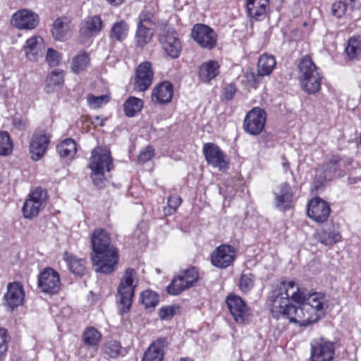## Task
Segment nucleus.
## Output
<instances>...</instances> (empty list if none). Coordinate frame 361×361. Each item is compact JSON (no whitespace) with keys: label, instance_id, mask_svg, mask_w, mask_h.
Wrapping results in <instances>:
<instances>
[{"label":"nucleus","instance_id":"obj_5","mask_svg":"<svg viewBox=\"0 0 361 361\" xmlns=\"http://www.w3.org/2000/svg\"><path fill=\"white\" fill-rule=\"evenodd\" d=\"M138 282L136 271L130 267L127 268L117 288V297L121 306V314L126 313L130 309L135 295V289Z\"/></svg>","mask_w":361,"mask_h":361},{"label":"nucleus","instance_id":"obj_24","mask_svg":"<svg viewBox=\"0 0 361 361\" xmlns=\"http://www.w3.org/2000/svg\"><path fill=\"white\" fill-rule=\"evenodd\" d=\"M160 42L168 55L172 58H177L179 56L182 47L178 35L174 30H168L161 37Z\"/></svg>","mask_w":361,"mask_h":361},{"label":"nucleus","instance_id":"obj_2","mask_svg":"<svg viewBox=\"0 0 361 361\" xmlns=\"http://www.w3.org/2000/svg\"><path fill=\"white\" fill-rule=\"evenodd\" d=\"M91 244L93 250L91 259L95 271L104 274L113 273L118 262V253L111 244L109 233L104 229L94 230Z\"/></svg>","mask_w":361,"mask_h":361},{"label":"nucleus","instance_id":"obj_44","mask_svg":"<svg viewBox=\"0 0 361 361\" xmlns=\"http://www.w3.org/2000/svg\"><path fill=\"white\" fill-rule=\"evenodd\" d=\"M121 346L116 341H109L106 343L104 348V353L111 358H116L121 353Z\"/></svg>","mask_w":361,"mask_h":361},{"label":"nucleus","instance_id":"obj_49","mask_svg":"<svg viewBox=\"0 0 361 361\" xmlns=\"http://www.w3.org/2000/svg\"><path fill=\"white\" fill-rule=\"evenodd\" d=\"M61 54L56 50L49 48L46 54V61L51 67L57 66L61 61Z\"/></svg>","mask_w":361,"mask_h":361},{"label":"nucleus","instance_id":"obj_45","mask_svg":"<svg viewBox=\"0 0 361 361\" xmlns=\"http://www.w3.org/2000/svg\"><path fill=\"white\" fill-rule=\"evenodd\" d=\"M179 310L180 307L178 305L165 306L159 310V316L163 320H170Z\"/></svg>","mask_w":361,"mask_h":361},{"label":"nucleus","instance_id":"obj_59","mask_svg":"<svg viewBox=\"0 0 361 361\" xmlns=\"http://www.w3.org/2000/svg\"><path fill=\"white\" fill-rule=\"evenodd\" d=\"M259 8V6L257 4H255V9L257 10Z\"/></svg>","mask_w":361,"mask_h":361},{"label":"nucleus","instance_id":"obj_46","mask_svg":"<svg viewBox=\"0 0 361 361\" xmlns=\"http://www.w3.org/2000/svg\"><path fill=\"white\" fill-rule=\"evenodd\" d=\"M155 17L152 12L143 11L138 16L137 25L152 27L155 24Z\"/></svg>","mask_w":361,"mask_h":361},{"label":"nucleus","instance_id":"obj_57","mask_svg":"<svg viewBox=\"0 0 361 361\" xmlns=\"http://www.w3.org/2000/svg\"><path fill=\"white\" fill-rule=\"evenodd\" d=\"M180 361H193L192 359L190 358H188V357H182Z\"/></svg>","mask_w":361,"mask_h":361},{"label":"nucleus","instance_id":"obj_51","mask_svg":"<svg viewBox=\"0 0 361 361\" xmlns=\"http://www.w3.org/2000/svg\"><path fill=\"white\" fill-rule=\"evenodd\" d=\"M332 13L337 18H341L347 10V4L345 1H338L332 5Z\"/></svg>","mask_w":361,"mask_h":361},{"label":"nucleus","instance_id":"obj_18","mask_svg":"<svg viewBox=\"0 0 361 361\" xmlns=\"http://www.w3.org/2000/svg\"><path fill=\"white\" fill-rule=\"evenodd\" d=\"M25 293L23 285L19 282L8 283L7 292L4 296V305L9 311L14 310L24 301Z\"/></svg>","mask_w":361,"mask_h":361},{"label":"nucleus","instance_id":"obj_11","mask_svg":"<svg viewBox=\"0 0 361 361\" xmlns=\"http://www.w3.org/2000/svg\"><path fill=\"white\" fill-rule=\"evenodd\" d=\"M266 112L258 107L253 108L246 115L244 119L243 128L250 135L259 134L264 128Z\"/></svg>","mask_w":361,"mask_h":361},{"label":"nucleus","instance_id":"obj_16","mask_svg":"<svg viewBox=\"0 0 361 361\" xmlns=\"http://www.w3.org/2000/svg\"><path fill=\"white\" fill-rule=\"evenodd\" d=\"M50 142V135L43 130H37L30 142V154L34 161L41 159Z\"/></svg>","mask_w":361,"mask_h":361},{"label":"nucleus","instance_id":"obj_6","mask_svg":"<svg viewBox=\"0 0 361 361\" xmlns=\"http://www.w3.org/2000/svg\"><path fill=\"white\" fill-rule=\"evenodd\" d=\"M350 162L348 158L333 156L322 167L317 169L316 178L320 183H322L324 181H330L336 177H342L345 175Z\"/></svg>","mask_w":361,"mask_h":361},{"label":"nucleus","instance_id":"obj_1","mask_svg":"<svg viewBox=\"0 0 361 361\" xmlns=\"http://www.w3.org/2000/svg\"><path fill=\"white\" fill-rule=\"evenodd\" d=\"M270 312L277 319L306 326L324 315L325 295L306 294L293 281H281L273 286L268 298Z\"/></svg>","mask_w":361,"mask_h":361},{"label":"nucleus","instance_id":"obj_27","mask_svg":"<svg viewBox=\"0 0 361 361\" xmlns=\"http://www.w3.org/2000/svg\"><path fill=\"white\" fill-rule=\"evenodd\" d=\"M166 339L160 338L153 342L145 351L142 361H162Z\"/></svg>","mask_w":361,"mask_h":361},{"label":"nucleus","instance_id":"obj_30","mask_svg":"<svg viewBox=\"0 0 361 361\" xmlns=\"http://www.w3.org/2000/svg\"><path fill=\"white\" fill-rule=\"evenodd\" d=\"M219 73V65L216 61H209L202 64L199 76L202 81L208 82L215 78Z\"/></svg>","mask_w":361,"mask_h":361},{"label":"nucleus","instance_id":"obj_3","mask_svg":"<svg viewBox=\"0 0 361 361\" xmlns=\"http://www.w3.org/2000/svg\"><path fill=\"white\" fill-rule=\"evenodd\" d=\"M298 68L302 89L310 94L317 93L321 88L323 78L319 68L309 56H305L301 59Z\"/></svg>","mask_w":361,"mask_h":361},{"label":"nucleus","instance_id":"obj_34","mask_svg":"<svg viewBox=\"0 0 361 361\" xmlns=\"http://www.w3.org/2000/svg\"><path fill=\"white\" fill-rule=\"evenodd\" d=\"M275 58L269 54L262 55L257 63V73L262 76L269 75L273 71L276 66Z\"/></svg>","mask_w":361,"mask_h":361},{"label":"nucleus","instance_id":"obj_4","mask_svg":"<svg viewBox=\"0 0 361 361\" xmlns=\"http://www.w3.org/2000/svg\"><path fill=\"white\" fill-rule=\"evenodd\" d=\"M113 167L110 151L104 147H97L92 151L89 168L92 171L91 178L98 188L104 185L105 171H110Z\"/></svg>","mask_w":361,"mask_h":361},{"label":"nucleus","instance_id":"obj_15","mask_svg":"<svg viewBox=\"0 0 361 361\" xmlns=\"http://www.w3.org/2000/svg\"><path fill=\"white\" fill-rule=\"evenodd\" d=\"M191 35L194 40L202 48L212 49L216 44V35L209 26L204 24L195 25Z\"/></svg>","mask_w":361,"mask_h":361},{"label":"nucleus","instance_id":"obj_53","mask_svg":"<svg viewBox=\"0 0 361 361\" xmlns=\"http://www.w3.org/2000/svg\"><path fill=\"white\" fill-rule=\"evenodd\" d=\"M236 92V88L234 85L228 84L224 88L223 95L226 100H231Z\"/></svg>","mask_w":361,"mask_h":361},{"label":"nucleus","instance_id":"obj_12","mask_svg":"<svg viewBox=\"0 0 361 361\" xmlns=\"http://www.w3.org/2000/svg\"><path fill=\"white\" fill-rule=\"evenodd\" d=\"M335 353V344L332 341L320 338L311 343L312 361H332Z\"/></svg>","mask_w":361,"mask_h":361},{"label":"nucleus","instance_id":"obj_33","mask_svg":"<svg viewBox=\"0 0 361 361\" xmlns=\"http://www.w3.org/2000/svg\"><path fill=\"white\" fill-rule=\"evenodd\" d=\"M90 62L89 54L85 51H81L73 59L71 69L73 73L78 74L87 68Z\"/></svg>","mask_w":361,"mask_h":361},{"label":"nucleus","instance_id":"obj_19","mask_svg":"<svg viewBox=\"0 0 361 361\" xmlns=\"http://www.w3.org/2000/svg\"><path fill=\"white\" fill-rule=\"evenodd\" d=\"M103 22L99 16H88L82 22L80 27V37L82 43L97 35L103 29Z\"/></svg>","mask_w":361,"mask_h":361},{"label":"nucleus","instance_id":"obj_8","mask_svg":"<svg viewBox=\"0 0 361 361\" xmlns=\"http://www.w3.org/2000/svg\"><path fill=\"white\" fill-rule=\"evenodd\" d=\"M226 302L231 315L237 323L246 324L250 322L251 310L240 296L230 294L227 296Z\"/></svg>","mask_w":361,"mask_h":361},{"label":"nucleus","instance_id":"obj_39","mask_svg":"<svg viewBox=\"0 0 361 361\" xmlns=\"http://www.w3.org/2000/svg\"><path fill=\"white\" fill-rule=\"evenodd\" d=\"M153 31L152 27L137 25L135 33V42L138 47H143L152 39Z\"/></svg>","mask_w":361,"mask_h":361},{"label":"nucleus","instance_id":"obj_58","mask_svg":"<svg viewBox=\"0 0 361 361\" xmlns=\"http://www.w3.org/2000/svg\"><path fill=\"white\" fill-rule=\"evenodd\" d=\"M283 167H284V168H286V167H287V166H288V163H286V162H283Z\"/></svg>","mask_w":361,"mask_h":361},{"label":"nucleus","instance_id":"obj_29","mask_svg":"<svg viewBox=\"0 0 361 361\" xmlns=\"http://www.w3.org/2000/svg\"><path fill=\"white\" fill-rule=\"evenodd\" d=\"M69 20L66 18H57L52 25L51 33L58 41H64L70 32Z\"/></svg>","mask_w":361,"mask_h":361},{"label":"nucleus","instance_id":"obj_21","mask_svg":"<svg viewBox=\"0 0 361 361\" xmlns=\"http://www.w3.org/2000/svg\"><path fill=\"white\" fill-rule=\"evenodd\" d=\"M38 16L31 11L23 9L12 17L13 25L20 30H32L38 24Z\"/></svg>","mask_w":361,"mask_h":361},{"label":"nucleus","instance_id":"obj_43","mask_svg":"<svg viewBox=\"0 0 361 361\" xmlns=\"http://www.w3.org/2000/svg\"><path fill=\"white\" fill-rule=\"evenodd\" d=\"M109 99V96L106 94L100 96L89 94L87 97V102L91 109H97L107 104Z\"/></svg>","mask_w":361,"mask_h":361},{"label":"nucleus","instance_id":"obj_36","mask_svg":"<svg viewBox=\"0 0 361 361\" xmlns=\"http://www.w3.org/2000/svg\"><path fill=\"white\" fill-rule=\"evenodd\" d=\"M345 52L350 60H361V40L359 37H352L348 39Z\"/></svg>","mask_w":361,"mask_h":361},{"label":"nucleus","instance_id":"obj_25","mask_svg":"<svg viewBox=\"0 0 361 361\" xmlns=\"http://www.w3.org/2000/svg\"><path fill=\"white\" fill-rule=\"evenodd\" d=\"M26 57L32 61H37L43 54V39L40 37L34 36L27 39L23 47Z\"/></svg>","mask_w":361,"mask_h":361},{"label":"nucleus","instance_id":"obj_54","mask_svg":"<svg viewBox=\"0 0 361 361\" xmlns=\"http://www.w3.org/2000/svg\"><path fill=\"white\" fill-rule=\"evenodd\" d=\"M91 123L94 126H104V120H103L100 116H93L90 118Z\"/></svg>","mask_w":361,"mask_h":361},{"label":"nucleus","instance_id":"obj_10","mask_svg":"<svg viewBox=\"0 0 361 361\" xmlns=\"http://www.w3.org/2000/svg\"><path fill=\"white\" fill-rule=\"evenodd\" d=\"M61 285L59 274L52 268H45L38 276V287L43 293L56 294L59 291Z\"/></svg>","mask_w":361,"mask_h":361},{"label":"nucleus","instance_id":"obj_20","mask_svg":"<svg viewBox=\"0 0 361 361\" xmlns=\"http://www.w3.org/2000/svg\"><path fill=\"white\" fill-rule=\"evenodd\" d=\"M329 204L319 197L311 200L307 207V215L313 221L317 223L325 221L330 214Z\"/></svg>","mask_w":361,"mask_h":361},{"label":"nucleus","instance_id":"obj_40","mask_svg":"<svg viewBox=\"0 0 361 361\" xmlns=\"http://www.w3.org/2000/svg\"><path fill=\"white\" fill-rule=\"evenodd\" d=\"M64 81V72L61 69L52 71L47 76L46 80L47 87L54 88L61 85Z\"/></svg>","mask_w":361,"mask_h":361},{"label":"nucleus","instance_id":"obj_9","mask_svg":"<svg viewBox=\"0 0 361 361\" xmlns=\"http://www.w3.org/2000/svg\"><path fill=\"white\" fill-rule=\"evenodd\" d=\"M47 194L41 188L34 190L25 200L23 207V213L25 219H30L37 216L45 204Z\"/></svg>","mask_w":361,"mask_h":361},{"label":"nucleus","instance_id":"obj_37","mask_svg":"<svg viewBox=\"0 0 361 361\" xmlns=\"http://www.w3.org/2000/svg\"><path fill=\"white\" fill-rule=\"evenodd\" d=\"M143 107V101L135 97H130L124 103V111L127 116L133 117Z\"/></svg>","mask_w":361,"mask_h":361},{"label":"nucleus","instance_id":"obj_17","mask_svg":"<svg viewBox=\"0 0 361 361\" xmlns=\"http://www.w3.org/2000/svg\"><path fill=\"white\" fill-rule=\"evenodd\" d=\"M154 73L148 61L141 63L137 68L135 78V90L145 92L152 85Z\"/></svg>","mask_w":361,"mask_h":361},{"label":"nucleus","instance_id":"obj_23","mask_svg":"<svg viewBox=\"0 0 361 361\" xmlns=\"http://www.w3.org/2000/svg\"><path fill=\"white\" fill-rule=\"evenodd\" d=\"M275 196L274 204L281 211L289 208L292 202L293 193L290 185L288 183H283L274 191Z\"/></svg>","mask_w":361,"mask_h":361},{"label":"nucleus","instance_id":"obj_14","mask_svg":"<svg viewBox=\"0 0 361 361\" xmlns=\"http://www.w3.org/2000/svg\"><path fill=\"white\" fill-rule=\"evenodd\" d=\"M235 258V248L231 245L223 244L212 252L211 262L215 267L225 269L233 263Z\"/></svg>","mask_w":361,"mask_h":361},{"label":"nucleus","instance_id":"obj_32","mask_svg":"<svg viewBox=\"0 0 361 361\" xmlns=\"http://www.w3.org/2000/svg\"><path fill=\"white\" fill-rule=\"evenodd\" d=\"M101 338V333L93 326L86 328L82 333V342L88 348H97Z\"/></svg>","mask_w":361,"mask_h":361},{"label":"nucleus","instance_id":"obj_48","mask_svg":"<svg viewBox=\"0 0 361 361\" xmlns=\"http://www.w3.org/2000/svg\"><path fill=\"white\" fill-rule=\"evenodd\" d=\"M254 278L252 274H242L239 282L240 289L244 293L249 292L254 286Z\"/></svg>","mask_w":361,"mask_h":361},{"label":"nucleus","instance_id":"obj_38","mask_svg":"<svg viewBox=\"0 0 361 361\" xmlns=\"http://www.w3.org/2000/svg\"><path fill=\"white\" fill-rule=\"evenodd\" d=\"M56 150L61 157H72L76 153V143L73 139H66L56 146Z\"/></svg>","mask_w":361,"mask_h":361},{"label":"nucleus","instance_id":"obj_47","mask_svg":"<svg viewBox=\"0 0 361 361\" xmlns=\"http://www.w3.org/2000/svg\"><path fill=\"white\" fill-rule=\"evenodd\" d=\"M262 76L259 73L256 75L253 72L245 71L243 75L242 82L249 87L256 88Z\"/></svg>","mask_w":361,"mask_h":361},{"label":"nucleus","instance_id":"obj_56","mask_svg":"<svg viewBox=\"0 0 361 361\" xmlns=\"http://www.w3.org/2000/svg\"><path fill=\"white\" fill-rule=\"evenodd\" d=\"M109 4L114 6H118L123 3V0H106Z\"/></svg>","mask_w":361,"mask_h":361},{"label":"nucleus","instance_id":"obj_42","mask_svg":"<svg viewBox=\"0 0 361 361\" xmlns=\"http://www.w3.org/2000/svg\"><path fill=\"white\" fill-rule=\"evenodd\" d=\"M140 300L146 308L154 307L159 302L158 295L152 290L143 291Z\"/></svg>","mask_w":361,"mask_h":361},{"label":"nucleus","instance_id":"obj_31","mask_svg":"<svg viewBox=\"0 0 361 361\" xmlns=\"http://www.w3.org/2000/svg\"><path fill=\"white\" fill-rule=\"evenodd\" d=\"M64 260L66 261L69 270L74 274L82 276L85 271V260L82 258L65 252Z\"/></svg>","mask_w":361,"mask_h":361},{"label":"nucleus","instance_id":"obj_28","mask_svg":"<svg viewBox=\"0 0 361 361\" xmlns=\"http://www.w3.org/2000/svg\"><path fill=\"white\" fill-rule=\"evenodd\" d=\"M269 0H247L246 8L249 16L255 20H261L266 16Z\"/></svg>","mask_w":361,"mask_h":361},{"label":"nucleus","instance_id":"obj_41","mask_svg":"<svg viewBox=\"0 0 361 361\" xmlns=\"http://www.w3.org/2000/svg\"><path fill=\"white\" fill-rule=\"evenodd\" d=\"M13 150V142L7 132L0 131V155L6 156Z\"/></svg>","mask_w":361,"mask_h":361},{"label":"nucleus","instance_id":"obj_52","mask_svg":"<svg viewBox=\"0 0 361 361\" xmlns=\"http://www.w3.org/2000/svg\"><path fill=\"white\" fill-rule=\"evenodd\" d=\"M154 156V149L148 146L143 149L138 155L137 160L140 164H145L149 161Z\"/></svg>","mask_w":361,"mask_h":361},{"label":"nucleus","instance_id":"obj_26","mask_svg":"<svg viewBox=\"0 0 361 361\" xmlns=\"http://www.w3.org/2000/svg\"><path fill=\"white\" fill-rule=\"evenodd\" d=\"M173 94V85L168 81H164L154 88L152 94V99L154 102L164 104L171 101Z\"/></svg>","mask_w":361,"mask_h":361},{"label":"nucleus","instance_id":"obj_7","mask_svg":"<svg viewBox=\"0 0 361 361\" xmlns=\"http://www.w3.org/2000/svg\"><path fill=\"white\" fill-rule=\"evenodd\" d=\"M199 279V272L195 267L183 270L175 276L167 286L169 294L177 295L193 286Z\"/></svg>","mask_w":361,"mask_h":361},{"label":"nucleus","instance_id":"obj_22","mask_svg":"<svg viewBox=\"0 0 361 361\" xmlns=\"http://www.w3.org/2000/svg\"><path fill=\"white\" fill-rule=\"evenodd\" d=\"M315 239L325 245H331L339 242L341 235L338 225L330 223L324 225L314 233Z\"/></svg>","mask_w":361,"mask_h":361},{"label":"nucleus","instance_id":"obj_50","mask_svg":"<svg viewBox=\"0 0 361 361\" xmlns=\"http://www.w3.org/2000/svg\"><path fill=\"white\" fill-rule=\"evenodd\" d=\"M182 200L179 195H171L168 198V207L165 209V213L167 215H171L176 212L177 208L181 204Z\"/></svg>","mask_w":361,"mask_h":361},{"label":"nucleus","instance_id":"obj_55","mask_svg":"<svg viewBox=\"0 0 361 361\" xmlns=\"http://www.w3.org/2000/svg\"><path fill=\"white\" fill-rule=\"evenodd\" d=\"M13 124L16 128H18L20 130L24 129L25 127V122L23 120L17 118H14Z\"/></svg>","mask_w":361,"mask_h":361},{"label":"nucleus","instance_id":"obj_35","mask_svg":"<svg viewBox=\"0 0 361 361\" xmlns=\"http://www.w3.org/2000/svg\"><path fill=\"white\" fill-rule=\"evenodd\" d=\"M128 31V23L124 20H120L112 25L109 37L113 40L122 42L127 37Z\"/></svg>","mask_w":361,"mask_h":361},{"label":"nucleus","instance_id":"obj_13","mask_svg":"<svg viewBox=\"0 0 361 361\" xmlns=\"http://www.w3.org/2000/svg\"><path fill=\"white\" fill-rule=\"evenodd\" d=\"M202 152L207 164L212 167L219 171H224L228 168V162L226 155L216 145L211 142L206 143Z\"/></svg>","mask_w":361,"mask_h":361}]
</instances>
